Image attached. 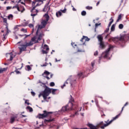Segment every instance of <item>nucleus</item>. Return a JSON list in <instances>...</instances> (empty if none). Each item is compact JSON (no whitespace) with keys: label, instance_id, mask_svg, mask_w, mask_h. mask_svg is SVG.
Wrapping results in <instances>:
<instances>
[{"label":"nucleus","instance_id":"1","mask_svg":"<svg viewBox=\"0 0 129 129\" xmlns=\"http://www.w3.org/2000/svg\"><path fill=\"white\" fill-rule=\"evenodd\" d=\"M33 42H35V43H39L38 40L36 41V37H33L29 42H26L24 43L23 41L18 42L17 44H20L19 46L18 47L20 50L19 54H21L22 52L27 51V47H29L30 46H33V45H34Z\"/></svg>","mask_w":129,"mask_h":129},{"label":"nucleus","instance_id":"2","mask_svg":"<svg viewBox=\"0 0 129 129\" xmlns=\"http://www.w3.org/2000/svg\"><path fill=\"white\" fill-rule=\"evenodd\" d=\"M56 91H57V89H51L48 87H46L44 90L38 95V97L42 96L44 100H46L47 99V97L49 96L50 94L52 93V94L55 95V94H56V93H55Z\"/></svg>","mask_w":129,"mask_h":129},{"label":"nucleus","instance_id":"3","mask_svg":"<svg viewBox=\"0 0 129 129\" xmlns=\"http://www.w3.org/2000/svg\"><path fill=\"white\" fill-rule=\"evenodd\" d=\"M43 112V114L39 113L38 114L37 116V118L41 119V118L44 119L46 118V117H50V119H45L44 122H51V121H54V120H55L54 118H51V114L53 113V112H48L46 110H44Z\"/></svg>","mask_w":129,"mask_h":129},{"label":"nucleus","instance_id":"4","mask_svg":"<svg viewBox=\"0 0 129 129\" xmlns=\"http://www.w3.org/2000/svg\"><path fill=\"white\" fill-rule=\"evenodd\" d=\"M73 102H74V98H73L72 96L71 95V99L69 103L62 107L61 109V111L65 112V111H70V110H72L73 109L76 110L77 106L74 105V104H73Z\"/></svg>","mask_w":129,"mask_h":129},{"label":"nucleus","instance_id":"5","mask_svg":"<svg viewBox=\"0 0 129 129\" xmlns=\"http://www.w3.org/2000/svg\"><path fill=\"white\" fill-rule=\"evenodd\" d=\"M120 115V113L114 117L113 119L110 121H109V120H107V121H105L104 122L101 121L97 124V126L98 127H100V128L101 129H104L105 127H106V126H108V125H109V124H110V123H111L112 121L115 120V119H117V118H118Z\"/></svg>","mask_w":129,"mask_h":129},{"label":"nucleus","instance_id":"6","mask_svg":"<svg viewBox=\"0 0 129 129\" xmlns=\"http://www.w3.org/2000/svg\"><path fill=\"white\" fill-rule=\"evenodd\" d=\"M113 46L110 45L109 47L104 52H103L101 54V57L103 58H107L108 57V55L109 54V52L110 51V49H112Z\"/></svg>","mask_w":129,"mask_h":129},{"label":"nucleus","instance_id":"7","mask_svg":"<svg viewBox=\"0 0 129 129\" xmlns=\"http://www.w3.org/2000/svg\"><path fill=\"white\" fill-rule=\"evenodd\" d=\"M38 7V4H37L35 7H33L32 10H31V17H33V19H34V17H35V16H37L38 15V10L36 9V8Z\"/></svg>","mask_w":129,"mask_h":129},{"label":"nucleus","instance_id":"8","mask_svg":"<svg viewBox=\"0 0 129 129\" xmlns=\"http://www.w3.org/2000/svg\"><path fill=\"white\" fill-rule=\"evenodd\" d=\"M44 17H45L46 20H44L41 22V25L45 28V27H46V25H47V22H48L49 21V19H50V16H49L48 14H45L44 15Z\"/></svg>","mask_w":129,"mask_h":129},{"label":"nucleus","instance_id":"9","mask_svg":"<svg viewBox=\"0 0 129 129\" xmlns=\"http://www.w3.org/2000/svg\"><path fill=\"white\" fill-rule=\"evenodd\" d=\"M16 121H19V118L18 119V114L13 115L10 118V123H14Z\"/></svg>","mask_w":129,"mask_h":129},{"label":"nucleus","instance_id":"10","mask_svg":"<svg viewBox=\"0 0 129 129\" xmlns=\"http://www.w3.org/2000/svg\"><path fill=\"white\" fill-rule=\"evenodd\" d=\"M89 40H90V39H89L88 38V37L85 36H83V37L80 40V41H81V42L83 43V45H84L85 44V42H86V41L88 42V41H89Z\"/></svg>","mask_w":129,"mask_h":129},{"label":"nucleus","instance_id":"11","mask_svg":"<svg viewBox=\"0 0 129 129\" xmlns=\"http://www.w3.org/2000/svg\"><path fill=\"white\" fill-rule=\"evenodd\" d=\"M77 52H84V47L83 46V45H78Z\"/></svg>","mask_w":129,"mask_h":129},{"label":"nucleus","instance_id":"12","mask_svg":"<svg viewBox=\"0 0 129 129\" xmlns=\"http://www.w3.org/2000/svg\"><path fill=\"white\" fill-rule=\"evenodd\" d=\"M87 125L89 126L90 129H98V128H97V126H94V125L92 124L88 123Z\"/></svg>","mask_w":129,"mask_h":129},{"label":"nucleus","instance_id":"13","mask_svg":"<svg viewBox=\"0 0 129 129\" xmlns=\"http://www.w3.org/2000/svg\"><path fill=\"white\" fill-rule=\"evenodd\" d=\"M99 42H103V37H102V35H98L97 37Z\"/></svg>","mask_w":129,"mask_h":129},{"label":"nucleus","instance_id":"14","mask_svg":"<svg viewBox=\"0 0 129 129\" xmlns=\"http://www.w3.org/2000/svg\"><path fill=\"white\" fill-rule=\"evenodd\" d=\"M44 1H46V0H35L34 1L32 2L33 8H34V7H36L35 6V5H36V3H37V2H39V3H43Z\"/></svg>","mask_w":129,"mask_h":129},{"label":"nucleus","instance_id":"15","mask_svg":"<svg viewBox=\"0 0 129 129\" xmlns=\"http://www.w3.org/2000/svg\"><path fill=\"white\" fill-rule=\"evenodd\" d=\"M26 2H28V3H31V2L32 1L31 0H19V3H21L22 5H24V6H25V3H26Z\"/></svg>","mask_w":129,"mask_h":129},{"label":"nucleus","instance_id":"16","mask_svg":"<svg viewBox=\"0 0 129 129\" xmlns=\"http://www.w3.org/2000/svg\"><path fill=\"white\" fill-rule=\"evenodd\" d=\"M99 47L101 48V49H104L105 48V44H104V42L103 41H102L101 42L99 43Z\"/></svg>","mask_w":129,"mask_h":129},{"label":"nucleus","instance_id":"17","mask_svg":"<svg viewBox=\"0 0 129 129\" xmlns=\"http://www.w3.org/2000/svg\"><path fill=\"white\" fill-rule=\"evenodd\" d=\"M49 3H48L46 5L44 6V8L43 9V12H46L47 9H48V10H50V7H49Z\"/></svg>","mask_w":129,"mask_h":129},{"label":"nucleus","instance_id":"18","mask_svg":"<svg viewBox=\"0 0 129 129\" xmlns=\"http://www.w3.org/2000/svg\"><path fill=\"white\" fill-rule=\"evenodd\" d=\"M44 27L43 25H39L38 27V29L36 32V35H38L39 34V30H41V29H44Z\"/></svg>","mask_w":129,"mask_h":129},{"label":"nucleus","instance_id":"19","mask_svg":"<svg viewBox=\"0 0 129 129\" xmlns=\"http://www.w3.org/2000/svg\"><path fill=\"white\" fill-rule=\"evenodd\" d=\"M78 77H79V79H80V78H84V76H83V73L80 72L78 74Z\"/></svg>","mask_w":129,"mask_h":129},{"label":"nucleus","instance_id":"20","mask_svg":"<svg viewBox=\"0 0 129 129\" xmlns=\"http://www.w3.org/2000/svg\"><path fill=\"white\" fill-rule=\"evenodd\" d=\"M7 55H8V56H10V61H13V59H14V57H13V53H8L7 54Z\"/></svg>","mask_w":129,"mask_h":129},{"label":"nucleus","instance_id":"21","mask_svg":"<svg viewBox=\"0 0 129 129\" xmlns=\"http://www.w3.org/2000/svg\"><path fill=\"white\" fill-rule=\"evenodd\" d=\"M22 8H23V10H21V8H20L19 7V6L17 5V7H16V9H17V11H18V12H21V13H23V12L25 11V8H24V7H22Z\"/></svg>","mask_w":129,"mask_h":129},{"label":"nucleus","instance_id":"22","mask_svg":"<svg viewBox=\"0 0 129 129\" xmlns=\"http://www.w3.org/2000/svg\"><path fill=\"white\" fill-rule=\"evenodd\" d=\"M13 18H14V15H13V14H10L8 16V20H13Z\"/></svg>","mask_w":129,"mask_h":129},{"label":"nucleus","instance_id":"23","mask_svg":"<svg viewBox=\"0 0 129 129\" xmlns=\"http://www.w3.org/2000/svg\"><path fill=\"white\" fill-rule=\"evenodd\" d=\"M19 36H20V37H24V40L25 39H26V38H28V37L30 36V35H27V34H23V35H21L20 34Z\"/></svg>","mask_w":129,"mask_h":129},{"label":"nucleus","instance_id":"24","mask_svg":"<svg viewBox=\"0 0 129 129\" xmlns=\"http://www.w3.org/2000/svg\"><path fill=\"white\" fill-rule=\"evenodd\" d=\"M56 16L58 18L59 16H62V13L60 11H58L56 13Z\"/></svg>","mask_w":129,"mask_h":129},{"label":"nucleus","instance_id":"25","mask_svg":"<svg viewBox=\"0 0 129 129\" xmlns=\"http://www.w3.org/2000/svg\"><path fill=\"white\" fill-rule=\"evenodd\" d=\"M126 105H128V102H126L125 104L124 105V106L122 107L121 110V112H122V111H123V109L124 108V107H125V106H126Z\"/></svg>","mask_w":129,"mask_h":129},{"label":"nucleus","instance_id":"26","mask_svg":"<svg viewBox=\"0 0 129 129\" xmlns=\"http://www.w3.org/2000/svg\"><path fill=\"white\" fill-rule=\"evenodd\" d=\"M7 70H8L7 68H1V69H0V74L3 73V72H4V71H7Z\"/></svg>","mask_w":129,"mask_h":129},{"label":"nucleus","instance_id":"27","mask_svg":"<svg viewBox=\"0 0 129 129\" xmlns=\"http://www.w3.org/2000/svg\"><path fill=\"white\" fill-rule=\"evenodd\" d=\"M111 21L109 22L108 25V28H110V26H111V24H112V23H113V19H112V18H111L110 19Z\"/></svg>","mask_w":129,"mask_h":129},{"label":"nucleus","instance_id":"28","mask_svg":"<svg viewBox=\"0 0 129 129\" xmlns=\"http://www.w3.org/2000/svg\"><path fill=\"white\" fill-rule=\"evenodd\" d=\"M115 30V25L113 24L111 27V32H113Z\"/></svg>","mask_w":129,"mask_h":129},{"label":"nucleus","instance_id":"29","mask_svg":"<svg viewBox=\"0 0 129 129\" xmlns=\"http://www.w3.org/2000/svg\"><path fill=\"white\" fill-rule=\"evenodd\" d=\"M42 36H43V33H40L38 38V41H41V39H42Z\"/></svg>","mask_w":129,"mask_h":129},{"label":"nucleus","instance_id":"30","mask_svg":"<svg viewBox=\"0 0 129 129\" xmlns=\"http://www.w3.org/2000/svg\"><path fill=\"white\" fill-rule=\"evenodd\" d=\"M27 109H29V110L30 112H32V111H33V108L32 107H31L30 106H27Z\"/></svg>","mask_w":129,"mask_h":129},{"label":"nucleus","instance_id":"31","mask_svg":"<svg viewBox=\"0 0 129 129\" xmlns=\"http://www.w3.org/2000/svg\"><path fill=\"white\" fill-rule=\"evenodd\" d=\"M121 19V14H120L118 17V19L116 21V22L117 23L118 22H119V20H120Z\"/></svg>","mask_w":129,"mask_h":129},{"label":"nucleus","instance_id":"32","mask_svg":"<svg viewBox=\"0 0 129 129\" xmlns=\"http://www.w3.org/2000/svg\"><path fill=\"white\" fill-rule=\"evenodd\" d=\"M44 47V49H45L46 51H49V47H48V45H47V44H45Z\"/></svg>","mask_w":129,"mask_h":129},{"label":"nucleus","instance_id":"33","mask_svg":"<svg viewBox=\"0 0 129 129\" xmlns=\"http://www.w3.org/2000/svg\"><path fill=\"white\" fill-rule=\"evenodd\" d=\"M44 74H45L46 75H50V73L47 71H45L42 75H44Z\"/></svg>","mask_w":129,"mask_h":129},{"label":"nucleus","instance_id":"34","mask_svg":"<svg viewBox=\"0 0 129 129\" xmlns=\"http://www.w3.org/2000/svg\"><path fill=\"white\" fill-rule=\"evenodd\" d=\"M81 15H82V16H86V11H83L81 12Z\"/></svg>","mask_w":129,"mask_h":129},{"label":"nucleus","instance_id":"35","mask_svg":"<svg viewBox=\"0 0 129 129\" xmlns=\"http://www.w3.org/2000/svg\"><path fill=\"white\" fill-rule=\"evenodd\" d=\"M119 29H123V25L122 24H120L118 26Z\"/></svg>","mask_w":129,"mask_h":129},{"label":"nucleus","instance_id":"36","mask_svg":"<svg viewBox=\"0 0 129 129\" xmlns=\"http://www.w3.org/2000/svg\"><path fill=\"white\" fill-rule=\"evenodd\" d=\"M94 65H95V61L94 60L91 62V66L92 68H94Z\"/></svg>","mask_w":129,"mask_h":129},{"label":"nucleus","instance_id":"37","mask_svg":"<svg viewBox=\"0 0 129 129\" xmlns=\"http://www.w3.org/2000/svg\"><path fill=\"white\" fill-rule=\"evenodd\" d=\"M50 86L53 87V86H55V83L54 82H51L50 83Z\"/></svg>","mask_w":129,"mask_h":129},{"label":"nucleus","instance_id":"38","mask_svg":"<svg viewBox=\"0 0 129 129\" xmlns=\"http://www.w3.org/2000/svg\"><path fill=\"white\" fill-rule=\"evenodd\" d=\"M86 9L87 10H92L93 8H92V7L87 6V7H86Z\"/></svg>","mask_w":129,"mask_h":129},{"label":"nucleus","instance_id":"39","mask_svg":"<svg viewBox=\"0 0 129 129\" xmlns=\"http://www.w3.org/2000/svg\"><path fill=\"white\" fill-rule=\"evenodd\" d=\"M27 69H28V71H30V70H32V68H31V67H30V66L28 65L26 66Z\"/></svg>","mask_w":129,"mask_h":129},{"label":"nucleus","instance_id":"40","mask_svg":"<svg viewBox=\"0 0 129 129\" xmlns=\"http://www.w3.org/2000/svg\"><path fill=\"white\" fill-rule=\"evenodd\" d=\"M25 103L27 104V105H30V103H29V100H25Z\"/></svg>","mask_w":129,"mask_h":129},{"label":"nucleus","instance_id":"41","mask_svg":"<svg viewBox=\"0 0 129 129\" xmlns=\"http://www.w3.org/2000/svg\"><path fill=\"white\" fill-rule=\"evenodd\" d=\"M66 84H68V83L67 82H66L63 85V86H61V88L63 89L65 86H66Z\"/></svg>","mask_w":129,"mask_h":129},{"label":"nucleus","instance_id":"42","mask_svg":"<svg viewBox=\"0 0 129 129\" xmlns=\"http://www.w3.org/2000/svg\"><path fill=\"white\" fill-rule=\"evenodd\" d=\"M42 54H48V51L44 50H42Z\"/></svg>","mask_w":129,"mask_h":129},{"label":"nucleus","instance_id":"43","mask_svg":"<svg viewBox=\"0 0 129 129\" xmlns=\"http://www.w3.org/2000/svg\"><path fill=\"white\" fill-rule=\"evenodd\" d=\"M61 12L62 13H63V14H65V13H66L67 9H66V8H64L63 10H60Z\"/></svg>","mask_w":129,"mask_h":129},{"label":"nucleus","instance_id":"44","mask_svg":"<svg viewBox=\"0 0 129 129\" xmlns=\"http://www.w3.org/2000/svg\"><path fill=\"white\" fill-rule=\"evenodd\" d=\"M21 32H24V33H27V30L25 29L24 28L21 29Z\"/></svg>","mask_w":129,"mask_h":129},{"label":"nucleus","instance_id":"45","mask_svg":"<svg viewBox=\"0 0 129 129\" xmlns=\"http://www.w3.org/2000/svg\"><path fill=\"white\" fill-rule=\"evenodd\" d=\"M28 27H29V28H34V25L32 24H29Z\"/></svg>","mask_w":129,"mask_h":129},{"label":"nucleus","instance_id":"46","mask_svg":"<svg viewBox=\"0 0 129 129\" xmlns=\"http://www.w3.org/2000/svg\"><path fill=\"white\" fill-rule=\"evenodd\" d=\"M7 21H8V20L7 19V18L3 19V22H4V23H5V24H7Z\"/></svg>","mask_w":129,"mask_h":129},{"label":"nucleus","instance_id":"47","mask_svg":"<svg viewBox=\"0 0 129 129\" xmlns=\"http://www.w3.org/2000/svg\"><path fill=\"white\" fill-rule=\"evenodd\" d=\"M31 95H32V96H35V95H36V93H35L34 92H31Z\"/></svg>","mask_w":129,"mask_h":129},{"label":"nucleus","instance_id":"48","mask_svg":"<svg viewBox=\"0 0 129 129\" xmlns=\"http://www.w3.org/2000/svg\"><path fill=\"white\" fill-rule=\"evenodd\" d=\"M94 56H97V55H98V51H96L94 52Z\"/></svg>","mask_w":129,"mask_h":129},{"label":"nucleus","instance_id":"49","mask_svg":"<svg viewBox=\"0 0 129 129\" xmlns=\"http://www.w3.org/2000/svg\"><path fill=\"white\" fill-rule=\"evenodd\" d=\"M109 31V27H107V29L105 30V33H107Z\"/></svg>","mask_w":129,"mask_h":129},{"label":"nucleus","instance_id":"50","mask_svg":"<svg viewBox=\"0 0 129 129\" xmlns=\"http://www.w3.org/2000/svg\"><path fill=\"white\" fill-rule=\"evenodd\" d=\"M75 83H76V80H74V82H73V81L71 82V85H72V84H75Z\"/></svg>","mask_w":129,"mask_h":129},{"label":"nucleus","instance_id":"51","mask_svg":"<svg viewBox=\"0 0 129 129\" xmlns=\"http://www.w3.org/2000/svg\"><path fill=\"white\" fill-rule=\"evenodd\" d=\"M11 9H12V7H7V11H9V10H11Z\"/></svg>","mask_w":129,"mask_h":129},{"label":"nucleus","instance_id":"52","mask_svg":"<svg viewBox=\"0 0 129 129\" xmlns=\"http://www.w3.org/2000/svg\"><path fill=\"white\" fill-rule=\"evenodd\" d=\"M21 116H20V117H27V116L26 115H23V114H21Z\"/></svg>","mask_w":129,"mask_h":129},{"label":"nucleus","instance_id":"53","mask_svg":"<svg viewBox=\"0 0 129 129\" xmlns=\"http://www.w3.org/2000/svg\"><path fill=\"white\" fill-rule=\"evenodd\" d=\"M15 72L17 74H20V73H21V72H20V71H15Z\"/></svg>","mask_w":129,"mask_h":129},{"label":"nucleus","instance_id":"54","mask_svg":"<svg viewBox=\"0 0 129 129\" xmlns=\"http://www.w3.org/2000/svg\"><path fill=\"white\" fill-rule=\"evenodd\" d=\"M42 67H46V66H47V64H43L42 65H41Z\"/></svg>","mask_w":129,"mask_h":129},{"label":"nucleus","instance_id":"55","mask_svg":"<svg viewBox=\"0 0 129 129\" xmlns=\"http://www.w3.org/2000/svg\"><path fill=\"white\" fill-rule=\"evenodd\" d=\"M17 7H18V5H16V6H14V7L12 8V9H17Z\"/></svg>","mask_w":129,"mask_h":129},{"label":"nucleus","instance_id":"56","mask_svg":"<svg viewBox=\"0 0 129 129\" xmlns=\"http://www.w3.org/2000/svg\"><path fill=\"white\" fill-rule=\"evenodd\" d=\"M99 4H100V2L98 1L97 4H96V6L97 7V6H98V5H99Z\"/></svg>","mask_w":129,"mask_h":129},{"label":"nucleus","instance_id":"57","mask_svg":"<svg viewBox=\"0 0 129 129\" xmlns=\"http://www.w3.org/2000/svg\"><path fill=\"white\" fill-rule=\"evenodd\" d=\"M108 36H109V34H107L105 37V39H107V37H108Z\"/></svg>","mask_w":129,"mask_h":129},{"label":"nucleus","instance_id":"58","mask_svg":"<svg viewBox=\"0 0 129 129\" xmlns=\"http://www.w3.org/2000/svg\"><path fill=\"white\" fill-rule=\"evenodd\" d=\"M104 116H105V114H103L102 115H101V117H104Z\"/></svg>","mask_w":129,"mask_h":129},{"label":"nucleus","instance_id":"59","mask_svg":"<svg viewBox=\"0 0 129 129\" xmlns=\"http://www.w3.org/2000/svg\"><path fill=\"white\" fill-rule=\"evenodd\" d=\"M95 26L96 27H98L99 26V24H98V23H96Z\"/></svg>","mask_w":129,"mask_h":129},{"label":"nucleus","instance_id":"60","mask_svg":"<svg viewBox=\"0 0 129 129\" xmlns=\"http://www.w3.org/2000/svg\"><path fill=\"white\" fill-rule=\"evenodd\" d=\"M60 60H57V58H55V62H59Z\"/></svg>","mask_w":129,"mask_h":129},{"label":"nucleus","instance_id":"61","mask_svg":"<svg viewBox=\"0 0 129 129\" xmlns=\"http://www.w3.org/2000/svg\"><path fill=\"white\" fill-rule=\"evenodd\" d=\"M73 11H76V9L73 8Z\"/></svg>","mask_w":129,"mask_h":129},{"label":"nucleus","instance_id":"62","mask_svg":"<svg viewBox=\"0 0 129 129\" xmlns=\"http://www.w3.org/2000/svg\"><path fill=\"white\" fill-rule=\"evenodd\" d=\"M46 77V78H47V79H48V80H49V79H50V78H49V77Z\"/></svg>","mask_w":129,"mask_h":129},{"label":"nucleus","instance_id":"63","mask_svg":"<svg viewBox=\"0 0 129 129\" xmlns=\"http://www.w3.org/2000/svg\"><path fill=\"white\" fill-rule=\"evenodd\" d=\"M25 26H28V23H24Z\"/></svg>","mask_w":129,"mask_h":129},{"label":"nucleus","instance_id":"64","mask_svg":"<svg viewBox=\"0 0 129 129\" xmlns=\"http://www.w3.org/2000/svg\"><path fill=\"white\" fill-rule=\"evenodd\" d=\"M15 39H19V37H18V36H15Z\"/></svg>","mask_w":129,"mask_h":129}]
</instances>
